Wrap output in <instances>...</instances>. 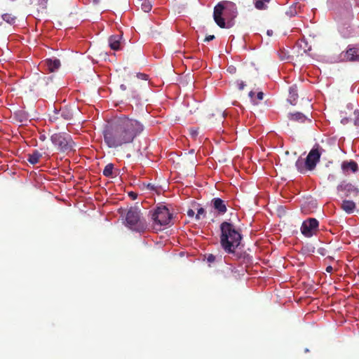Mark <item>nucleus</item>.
Wrapping results in <instances>:
<instances>
[{
    "label": "nucleus",
    "instance_id": "nucleus-1",
    "mask_svg": "<svg viewBox=\"0 0 359 359\" xmlns=\"http://www.w3.org/2000/svg\"><path fill=\"white\" fill-rule=\"evenodd\" d=\"M144 130L140 121L126 115L116 116L105 126L102 134L105 144L117 149L132 144Z\"/></svg>",
    "mask_w": 359,
    "mask_h": 359
},
{
    "label": "nucleus",
    "instance_id": "nucleus-2",
    "mask_svg": "<svg viewBox=\"0 0 359 359\" xmlns=\"http://www.w3.org/2000/svg\"><path fill=\"white\" fill-rule=\"evenodd\" d=\"M219 227L221 247L227 254H235L243 238L240 230L228 222H223Z\"/></svg>",
    "mask_w": 359,
    "mask_h": 359
},
{
    "label": "nucleus",
    "instance_id": "nucleus-3",
    "mask_svg": "<svg viewBox=\"0 0 359 359\" xmlns=\"http://www.w3.org/2000/svg\"><path fill=\"white\" fill-rule=\"evenodd\" d=\"M237 15V7L231 1H220L214 8V20L221 28L231 27L234 24L233 20Z\"/></svg>",
    "mask_w": 359,
    "mask_h": 359
},
{
    "label": "nucleus",
    "instance_id": "nucleus-4",
    "mask_svg": "<svg viewBox=\"0 0 359 359\" xmlns=\"http://www.w3.org/2000/svg\"><path fill=\"white\" fill-rule=\"evenodd\" d=\"M126 226L137 232L144 231L147 229V223L141 217L137 208L132 207L128 210L126 215Z\"/></svg>",
    "mask_w": 359,
    "mask_h": 359
},
{
    "label": "nucleus",
    "instance_id": "nucleus-5",
    "mask_svg": "<svg viewBox=\"0 0 359 359\" xmlns=\"http://www.w3.org/2000/svg\"><path fill=\"white\" fill-rule=\"evenodd\" d=\"M50 140L60 152L72 151L74 146V142L71 135L65 133L53 134L50 137Z\"/></svg>",
    "mask_w": 359,
    "mask_h": 359
},
{
    "label": "nucleus",
    "instance_id": "nucleus-6",
    "mask_svg": "<svg viewBox=\"0 0 359 359\" xmlns=\"http://www.w3.org/2000/svg\"><path fill=\"white\" fill-rule=\"evenodd\" d=\"M171 218L172 215L165 206L158 207L151 213V219L155 225H166L170 222Z\"/></svg>",
    "mask_w": 359,
    "mask_h": 359
},
{
    "label": "nucleus",
    "instance_id": "nucleus-7",
    "mask_svg": "<svg viewBox=\"0 0 359 359\" xmlns=\"http://www.w3.org/2000/svg\"><path fill=\"white\" fill-rule=\"evenodd\" d=\"M320 156H321V152L320 151V147L318 144H316L309 151L308 156L306 158V160H305L306 168L309 170H313L316 168V164L319 162Z\"/></svg>",
    "mask_w": 359,
    "mask_h": 359
},
{
    "label": "nucleus",
    "instance_id": "nucleus-8",
    "mask_svg": "<svg viewBox=\"0 0 359 359\" xmlns=\"http://www.w3.org/2000/svg\"><path fill=\"white\" fill-rule=\"evenodd\" d=\"M318 221L316 218H309L303 222L301 232L306 237H311L318 231Z\"/></svg>",
    "mask_w": 359,
    "mask_h": 359
},
{
    "label": "nucleus",
    "instance_id": "nucleus-9",
    "mask_svg": "<svg viewBox=\"0 0 359 359\" xmlns=\"http://www.w3.org/2000/svg\"><path fill=\"white\" fill-rule=\"evenodd\" d=\"M73 118V113L72 110L67 107H62L60 109L54 108L49 113V119L52 122H55L60 119H64L65 121H69Z\"/></svg>",
    "mask_w": 359,
    "mask_h": 359
},
{
    "label": "nucleus",
    "instance_id": "nucleus-10",
    "mask_svg": "<svg viewBox=\"0 0 359 359\" xmlns=\"http://www.w3.org/2000/svg\"><path fill=\"white\" fill-rule=\"evenodd\" d=\"M341 59L348 62H359V48L353 46H348L346 51L340 55Z\"/></svg>",
    "mask_w": 359,
    "mask_h": 359
},
{
    "label": "nucleus",
    "instance_id": "nucleus-11",
    "mask_svg": "<svg viewBox=\"0 0 359 359\" xmlns=\"http://www.w3.org/2000/svg\"><path fill=\"white\" fill-rule=\"evenodd\" d=\"M211 204L214 210L219 215H224L227 211V202L220 198H212Z\"/></svg>",
    "mask_w": 359,
    "mask_h": 359
},
{
    "label": "nucleus",
    "instance_id": "nucleus-12",
    "mask_svg": "<svg viewBox=\"0 0 359 359\" xmlns=\"http://www.w3.org/2000/svg\"><path fill=\"white\" fill-rule=\"evenodd\" d=\"M31 8L38 13H43L47 8L48 0H29Z\"/></svg>",
    "mask_w": 359,
    "mask_h": 359
},
{
    "label": "nucleus",
    "instance_id": "nucleus-13",
    "mask_svg": "<svg viewBox=\"0 0 359 359\" xmlns=\"http://www.w3.org/2000/svg\"><path fill=\"white\" fill-rule=\"evenodd\" d=\"M341 169L346 173H348L350 171L355 172L358 170V164L354 161H344L341 163Z\"/></svg>",
    "mask_w": 359,
    "mask_h": 359
},
{
    "label": "nucleus",
    "instance_id": "nucleus-14",
    "mask_svg": "<svg viewBox=\"0 0 359 359\" xmlns=\"http://www.w3.org/2000/svg\"><path fill=\"white\" fill-rule=\"evenodd\" d=\"M45 65L47 67V69L50 72H53L56 70H57L61 64H60V60L58 59H46V61H45Z\"/></svg>",
    "mask_w": 359,
    "mask_h": 359
},
{
    "label": "nucleus",
    "instance_id": "nucleus-15",
    "mask_svg": "<svg viewBox=\"0 0 359 359\" xmlns=\"http://www.w3.org/2000/svg\"><path fill=\"white\" fill-rule=\"evenodd\" d=\"M121 35H114L109 38V45L114 50H118L121 48Z\"/></svg>",
    "mask_w": 359,
    "mask_h": 359
},
{
    "label": "nucleus",
    "instance_id": "nucleus-16",
    "mask_svg": "<svg viewBox=\"0 0 359 359\" xmlns=\"http://www.w3.org/2000/svg\"><path fill=\"white\" fill-rule=\"evenodd\" d=\"M298 99V93H297V88L296 86H292L290 88L289 90V97H288V102L291 104L294 105L297 102V100Z\"/></svg>",
    "mask_w": 359,
    "mask_h": 359
},
{
    "label": "nucleus",
    "instance_id": "nucleus-17",
    "mask_svg": "<svg viewBox=\"0 0 359 359\" xmlns=\"http://www.w3.org/2000/svg\"><path fill=\"white\" fill-rule=\"evenodd\" d=\"M341 209L346 213H352L355 208V204L354 202L348 200H344L342 201Z\"/></svg>",
    "mask_w": 359,
    "mask_h": 359
},
{
    "label": "nucleus",
    "instance_id": "nucleus-18",
    "mask_svg": "<svg viewBox=\"0 0 359 359\" xmlns=\"http://www.w3.org/2000/svg\"><path fill=\"white\" fill-rule=\"evenodd\" d=\"M289 118L291 121L299 122V123H304L308 118L301 112H295L291 113L289 114Z\"/></svg>",
    "mask_w": 359,
    "mask_h": 359
},
{
    "label": "nucleus",
    "instance_id": "nucleus-19",
    "mask_svg": "<svg viewBox=\"0 0 359 359\" xmlns=\"http://www.w3.org/2000/svg\"><path fill=\"white\" fill-rule=\"evenodd\" d=\"M41 156L42 154L39 151L34 150L32 154L28 155L27 161L32 165H35L39 162Z\"/></svg>",
    "mask_w": 359,
    "mask_h": 359
},
{
    "label": "nucleus",
    "instance_id": "nucleus-20",
    "mask_svg": "<svg viewBox=\"0 0 359 359\" xmlns=\"http://www.w3.org/2000/svg\"><path fill=\"white\" fill-rule=\"evenodd\" d=\"M271 0H253L254 6L257 10H266L268 8L267 4Z\"/></svg>",
    "mask_w": 359,
    "mask_h": 359
},
{
    "label": "nucleus",
    "instance_id": "nucleus-21",
    "mask_svg": "<svg viewBox=\"0 0 359 359\" xmlns=\"http://www.w3.org/2000/svg\"><path fill=\"white\" fill-rule=\"evenodd\" d=\"M295 166L301 173H304L308 170L305 165V161L303 159L299 158L295 163Z\"/></svg>",
    "mask_w": 359,
    "mask_h": 359
},
{
    "label": "nucleus",
    "instance_id": "nucleus-22",
    "mask_svg": "<svg viewBox=\"0 0 359 359\" xmlns=\"http://www.w3.org/2000/svg\"><path fill=\"white\" fill-rule=\"evenodd\" d=\"M114 170V164L108 163L103 170V175L107 177H112Z\"/></svg>",
    "mask_w": 359,
    "mask_h": 359
},
{
    "label": "nucleus",
    "instance_id": "nucleus-23",
    "mask_svg": "<svg viewBox=\"0 0 359 359\" xmlns=\"http://www.w3.org/2000/svg\"><path fill=\"white\" fill-rule=\"evenodd\" d=\"M2 19L10 25H13L15 22L16 17L11 13H4L2 15Z\"/></svg>",
    "mask_w": 359,
    "mask_h": 359
},
{
    "label": "nucleus",
    "instance_id": "nucleus-24",
    "mask_svg": "<svg viewBox=\"0 0 359 359\" xmlns=\"http://www.w3.org/2000/svg\"><path fill=\"white\" fill-rule=\"evenodd\" d=\"M141 8H142V11L148 13L151 10L152 6H151V4L149 1L144 0L141 4Z\"/></svg>",
    "mask_w": 359,
    "mask_h": 359
},
{
    "label": "nucleus",
    "instance_id": "nucleus-25",
    "mask_svg": "<svg viewBox=\"0 0 359 359\" xmlns=\"http://www.w3.org/2000/svg\"><path fill=\"white\" fill-rule=\"evenodd\" d=\"M353 120L354 125L359 129V111L355 110L353 112Z\"/></svg>",
    "mask_w": 359,
    "mask_h": 359
},
{
    "label": "nucleus",
    "instance_id": "nucleus-26",
    "mask_svg": "<svg viewBox=\"0 0 359 359\" xmlns=\"http://www.w3.org/2000/svg\"><path fill=\"white\" fill-rule=\"evenodd\" d=\"M347 191L353 193V196H357L359 195V191L358 189L355 188L351 184L346 185Z\"/></svg>",
    "mask_w": 359,
    "mask_h": 359
},
{
    "label": "nucleus",
    "instance_id": "nucleus-27",
    "mask_svg": "<svg viewBox=\"0 0 359 359\" xmlns=\"http://www.w3.org/2000/svg\"><path fill=\"white\" fill-rule=\"evenodd\" d=\"M201 216L203 217H205V210L203 208H200L197 210V214L196 215V219L199 220L201 218Z\"/></svg>",
    "mask_w": 359,
    "mask_h": 359
},
{
    "label": "nucleus",
    "instance_id": "nucleus-28",
    "mask_svg": "<svg viewBox=\"0 0 359 359\" xmlns=\"http://www.w3.org/2000/svg\"><path fill=\"white\" fill-rule=\"evenodd\" d=\"M286 14L290 17L294 16L295 15H297V11H296V6L290 7L289 9L287 11Z\"/></svg>",
    "mask_w": 359,
    "mask_h": 359
},
{
    "label": "nucleus",
    "instance_id": "nucleus-29",
    "mask_svg": "<svg viewBox=\"0 0 359 359\" xmlns=\"http://www.w3.org/2000/svg\"><path fill=\"white\" fill-rule=\"evenodd\" d=\"M189 134L191 136V137L195 139V138H196V137L198 135V129H193V128H191L189 130Z\"/></svg>",
    "mask_w": 359,
    "mask_h": 359
},
{
    "label": "nucleus",
    "instance_id": "nucleus-30",
    "mask_svg": "<svg viewBox=\"0 0 359 359\" xmlns=\"http://www.w3.org/2000/svg\"><path fill=\"white\" fill-rule=\"evenodd\" d=\"M137 77L140 79L145 80V81L148 79V76L145 74H142V73L137 74Z\"/></svg>",
    "mask_w": 359,
    "mask_h": 359
},
{
    "label": "nucleus",
    "instance_id": "nucleus-31",
    "mask_svg": "<svg viewBox=\"0 0 359 359\" xmlns=\"http://www.w3.org/2000/svg\"><path fill=\"white\" fill-rule=\"evenodd\" d=\"M207 261L210 263L215 262V256L212 254L208 255V256L207 257Z\"/></svg>",
    "mask_w": 359,
    "mask_h": 359
},
{
    "label": "nucleus",
    "instance_id": "nucleus-32",
    "mask_svg": "<svg viewBox=\"0 0 359 359\" xmlns=\"http://www.w3.org/2000/svg\"><path fill=\"white\" fill-rule=\"evenodd\" d=\"M215 38V36H214V35H208V36H207L205 38L204 41H205V42H209V41H210L213 40Z\"/></svg>",
    "mask_w": 359,
    "mask_h": 359
},
{
    "label": "nucleus",
    "instance_id": "nucleus-33",
    "mask_svg": "<svg viewBox=\"0 0 359 359\" xmlns=\"http://www.w3.org/2000/svg\"><path fill=\"white\" fill-rule=\"evenodd\" d=\"M187 213V215L191 217H193L195 215V212L192 209H189Z\"/></svg>",
    "mask_w": 359,
    "mask_h": 359
},
{
    "label": "nucleus",
    "instance_id": "nucleus-34",
    "mask_svg": "<svg viewBox=\"0 0 359 359\" xmlns=\"http://www.w3.org/2000/svg\"><path fill=\"white\" fill-rule=\"evenodd\" d=\"M129 196L131 197L132 199L135 200L136 199L137 194L133 191H131L128 194Z\"/></svg>",
    "mask_w": 359,
    "mask_h": 359
},
{
    "label": "nucleus",
    "instance_id": "nucleus-35",
    "mask_svg": "<svg viewBox=\"0 0 359 359\" xmlns=\"http://www.w3.org/2000/svg\"><path fill=\"white\" fill-rule=\"evenodd\" d=\"M257 98L259 100H262L264 98V93L262 92H259L257 95Z\"/></svg>",
    "mask_w": 359,
    "mask_h": 359
},
{
    "label": "nucleus",
    "instance_id": "nucleus-36",
    "mask_svg": "<svg viewBox=\"0 0 359 359\" xmlns=\"http://www.w3.org/2000/svg\"><path fill=\"white\" fill-rule=\"evenodd\" d=\"M52 80V78L51 77H43L41 79V81H44L46 84L48 83V81H51Z\"/></svg>",
    "mask_w": 359,
    "mask_h": 359
},
{
    "label": "nucleus",
    "instance_id": "nucleus-37",
    "mask_svg": "<svg viewBox=\"0 0 359 359\" xmlns=\"http://www.w3.org/2000/svg\"><path fill=\"white\" fill-rule=\"evenodd\" d=\"M147 188L150 190H154L155 189V187L154 184H150L149 183L147 185Z\"/></svg>",
    "mask_w": 359,
    "mask_h": 359
},
{
    "label": "nucleus",
    "instance_id": "nucleus-38",
    "mask_svg": "<svg viewBox=\"0 0 359 359\" xmlns=\"http://www.w3.org/2000/svg\"><path fill=\"white\" fill-rule=\"evenodd\" d=\"M332 270H333V268L331 266H328L326 268V271L328 273H331L332 271Z\"/></svg>",
    "mask_w": 359,
    "mask_h": 359
},
{
    "label": "nucleus",
    "instance_id": "nucleus-39",
    "mask_svg": "<svg viewBox=\"0 0 359 359\" xmlns=\"http://www.w3.org/2000/svg\"><path fill=\"white\" fill-rule=\"evenodd\" d=\"M255 95V93L253 91H250L249 93V97L251 98V99H253V97Z\"/></svg>",
    "mask_w": 359,
    "mask_h": 359
},
{
    "label": "nucleus",
    "instance_id": "nucleus-40",
    "mask_svg": "<svg viewBox=\"0 0 359 359\" xmlns=\"http://www.w3.org/2000/svg\"><path fill=\"white\" fill-rule=\"evenodd\" d=\"M228 71H229L231 73L235 71V68L233 67H229L228 68Z\"/></svg>",
    "mask_w": 359,
    "mask_h": 359
},
{
    "label": "nucleus",
    "instance_id": "nucleus-41",
    "mask_svg": "<svg viewBox=\"0 0 359 359\" xmlns=\"http://www.w3.org/2000/svg\"><path fill=\"white\" fill-rule=\"evenodd\" d=\"M120 88L122 90H126V86L124 85V84H121L120 86Z\"/></svg>",
    "mask_w": 359,
    "mask_h": 359
},
{
    "label": "nucleus",
    "instance_id": "nucleus-42",
    "mask_svg": "<svg viewBox=\"0 0 359 359\" xmlns=\"http://www.w3.org/2000/svg\"><path fill=\"white\" fill-rule=\"evenodd\" d=\"M244 83L242 82L240 85H239V89L240 90H243V88H244Z\"/></svg>",
    "mask_w": 359,
    "mask_h": 359
},
{
    "label": "nucleus",
    "instance_id": "nucleus-43",
    "mask_svg": "<svg viewBox=\"0 0 359 359\" xmlns=\"http://www.w3.org/2000/svg\"><path fill=\"white\" fill-rule=\"evenodd\" d=\"M272 34H273V31L272 30H268L267 31V35L272 36Z\"/></svg>",
    "mask_w": 359,
    "mask_h": 359
},
{
    "label": "nucleus",
    "instance_id": "nucleus-44",
    "mask_svg": "<svg viewBox=\"0 0 359 359\" xmlns=\"http://www.w3.org/2000/svg\"><path fill=\"white\" fill-rule=\"evenodd\" d=\"M39 138L41 140L43 141V140H45L46 137H45V135H41Z\"/></svg>",
    "mask_w": 359,
    "mask_h": 359
},
{
    "label": "nucleus",
    "instance_id": "nucleus-45",
    "mask_svg": "<svg viewBox=\"0 0 359 359\" xmlns=\"http://www.w3.org/2000/svg\"><path fill=\"white\" fill-rule=\"evenodd\" d=\"M330 178H332V180H334V177L333 175H329L328 179H330Z\"/></svg>",
    "mask_w": 359,
    "mask_h": 359
},
{
    "label": "nucleus",
    "instance_id": "nucleus-46",
    "mask_svg": "<svg viewBox=\"0 0 359 359\" xmlns=\"http://www.w3.org/2000/svg\"><path fill=\"white\" fill-rule=\"evenodd\" d=\"M130 156H130V154H128V155H127V157H128V158H130Z\"/></svg>",
    "mask_w": 359,
    "mask_h": 359
},
{
    "label": "nucleus",
    "instance_id": "nucleus-47",
    "mask_svg": "<svg viewBox=\"0 0 359 359\" xmlns=\"http://www.w3.org/2000/svg\"><path fill=\"white\" fill-rule=\"evenodd\" d=\"M358 276H359V273H358Z\"/></svg>",
    "mask_w": 359,
    "mask_h": 359
}]
</instances>
